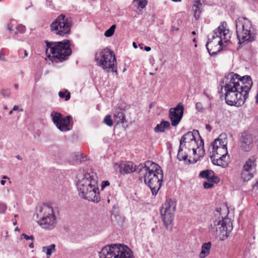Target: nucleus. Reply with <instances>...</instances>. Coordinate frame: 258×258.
<instances>
[{"label":"nucleus","instance_id":"1","mask_svg":"<svg viewBox=\"0 0 258 258\" xmlns=\"http://www.w3.org/2000/svg\"><path fill=\"white\" fill-rule=\"evenodd\" d=\"M224 83L221 92L224 94L226 103L236 107L243 105L252 87L251 77L249 76L241 77L231 72L225 78Z\"/></svg>","mask_w":258,"mask_h":258},{"label":"nucleus","instance_id":"2","mask_svg":"<svg viewBox=\"0 0 258 258\" xmlns=\"http://www.w3.org/2000/svg\"><path fill=\"white\" fill-rule=\"evenodd\" d=\"M76 186L81 198L98 203L100 201L98 177L92 169L80 170L76 176Z\"/></svg>","mask_w":258,"mask_h":258},{"label":"nucleus","instance_id":"3","mask_svg":"<svg viewBox=\"0 0 258 258\" xmlns=\"http://www.w3.org/2000/svg\"><path fill=\"white\" fill-rule=\"evenodd\" d=\"M138 170L139 178L144 179L152 195L156 196L161 187L163 179L161 167L155 162L147 161L144 164H140Z\"/></svg>","mask_w":258,"mask_h":258},{"label":"nucleus","instance_id":"4","mask_svg":"<svg viewBox=\"0 0 258 258\" xmlns=\"http://www.w3.org/2000/svg\"><path fill=\"white\" fill-rule=\"evenodd\" d=\"M231 32L228 28L225 21L222 22L217 29L213 32L208 35V41L206 47L211 55H214L217 52L215 47L219 45V48L226 45L231 38Z\"/></svg>","mask_w":258,"mask_h":258},{"label":"nucleus","instance_id":"5","mask_svg":"<svg viewBox=\"0 0 258 258\" xmlns=\"http://www.w3.org/2000/svg\"><path fill=\"white\" fill-rule=\"evenodd\" d=\"M46 55L52 61L57 60L62 61L66 60L72 53L68 40L63 42L46 41Z\"/></svg>","mask_w":258,"mask_h":258},{"label":"nucleus","instance_id":"6","mask_svg":"<svg viewBox=\"0 0 258 258\" xmlns=\"http://www.w3.org/2000/svg\"><path fill=\"white\" fill-rule=\"evenodd\" d=\"M96 65L106 72H113L117 74V62L114 52L109 48L98 49L95 54Z\"/></svg>","mask_w":258,"mask_h":258},{"label":"nucleus","instance_id":"7","mask_svg":"<svg viewBox=\"0 0 258 258\" xmlns=\"http://www.w3.org/2000/svg\"><path fill=\"white\" fill-rule=\"evenodd\" d=\"M233 229L232 224L229 219L217 217V211L210 221L209 232L214 236L219 237L221 240L228 237Z\"/></svg>","mask_w":258,"mask_h":258},{"label":"nucleus","instance_id":"8","mask_svg":"<svg viewBox=\"0 0 258 258\" xmlns=\"http://www.w3.org/2000/svg\"><path fill=\"white\" fill-rule=\"evenodd\" d=\"M196 134L199 135L198 131L188 132L185 134L181 137L179 145L181 148L184 147L185 150H187L189 152L191 150L194 155L196 154L197 150L198 149L199 156L197 158H194V163L197 162L205 154L204 140L201 139L197 141L195 137Z\"/></svg>","mask_w":258,"mask_h":258},{"label":"nucleus","instance_id":"9","mask_svg":"<svg viewBox=\"0 0 258 258\" xmlns=\"http://www.w3.org/2000/svg\"><path fill=\"white\" fill-rule=\"evenodd\" d=\"M238 43L252 41L255 38V30L251 22L247 18L240 17L235 21Z\"/></svg>","mask_w":258,"mask_h":258},{"label":"nucleus","instance_id":"10","mask_svg":"<svg viewBox=\"0 0 258 258\" xmlns=\"http://www.w3.org/2000/svg\"><path fill=\"white\" fill-rule=\"evenodd\" d=\"M100 258H134L130 248L123 244L105 246L99 252Z\"/></svg>","mask_w":258,"mask_h":258},{"label":"nucleus","instance_id":"11","mask_svg":"<svg viewBox=\"0 0 258 258\" xmlns=\"http://www.w3.org/2000/svg\"><path fill=\"white\" fill-rule=\"evenodd\" d=\"M37 223L42 229L50 230L56 225V218L51 206L43 205L37 214Z\"/></svg>","mask_w":258,"mask_h":258},{"label":"nucleus","instance_id":"12","mask_svg":"<svg viewBox=\"0 0 258 258\" xmlns=\"http://www.w3.org/2000/svg\"><path fill=\"white\" fill-rule=\"evenodd\" d=\"M176 207V202L174 200L167 199L160 210L162 220L167 229H172Z\"/></svg>","mask_w":258,"mask_h":258},{"label":"nucleus","instance_id":"13","mask_svg":"<svg viewBox=\"0 0 258 258\" xmlns=\"http://www.w3.org/2000/svg\"><path fill=\"white\" fill-rule=\"evenodd\" d=\"M71 26V19L64 14H61L50 25V29L55 34L64 36L70 33Z\"/></svg>","mask_w":258,"mask_h":258},{"label":"nucleus","instance_id":"14","mask_svg":"<svg viewBox=\"0 0 258 258\" xmlns=\"http://www.w3.org/2000/svg\"><path fill=\"white\" fill-rule=\"evenodd\" d=\"M50 116L53 123L56 127L61 132H67L72 127L71 121L72 117L70 116L63 117L62 115L55 111H52Z\"/></svg>","mask_w":258,"mask_h":258},{"label":"nucleus","instance_id":"15","mask_svg":"<svg viewBox=\"0 0 258 258\" xmlns=\"http://www.w3.org/2000/svg\"><path fill=\"white\" fill-rule=\"evenodd\" d=\"M254 137L247 132L241 134L238 140V148L242 152H249L254 147Z\"/></svg>","mask_w":258,"mask_h":258},{"label":"nucleus","instance_id":"16","mask_svg":"<svg viewBox=\"0 0 258 258\" xmlns=\"http://www.w3.org/2000/svg\"><path fill=\"white\" fill-rule=\"evenodd\" d=\"M184 112V105L180 102L175 107L171 108L169 110V118L171 125L177 126L180 122Z\"/></svg>","mask_w":258,"mask_h":258},{"label":"nucleus","instance_id":"17","mask_svg":"<svg viewBox=\"0 0 258 258\" xmlns=\"http://www.w3.org/2000/svg\"><path fill=\"white\" fill-rule=\"evenodd\" d=\"M138 167L139 165L136 167L135 164L131 161L114 163L113 165L115 171L122 174L131 173L136 171L138 172Z\"/></svg>","mask_w":258,"mask_h":258},{"label":"nucleus","instance_id":"18","mask_svg":"<svg viewBox=\"0 0 258 258\" xmlns=\"http://www.w3.org/2000/svg\"><path fill=\"white\" fill-rule=\"evenodd\" d=\"M210 158L213 164L225 168L228 165V156H219L215 155H210Z\"/></svg>","mask_w":258,"mask_h":258},{"label":"nucleus","instance_id":"19","mask_svg":"<svg viewBox=\"0 0 258 258\" xmlns=\"http://www.w3.org/2000/svg\"><path fill=\"white\" fill-rule=\"evenodd\" d=\"M227 139L225 134H221L219 137L213 142L210 150H215L216 148L227 147Z\"/></svg>","mask_w":258,"mask_h":258},{"label":"nucleus","instance_id":"20","mask_svg":"<svg viewBox=\"0 0 258 258\" xmlns=\"http://www.w3.org/2000/svg\"><path fill=\"white\" fill-rule=\"evenodd\" d=\"M204 3V0H195L193 1L192 11L194 13V17L196 20H198L200 17Z\"/></svg>","mask_w":258,"mask_h":258},{"label":"nucleus","instance_id":"21","mask_svg":"<svg viewBox=\"0 0 258 258\" xmlns=\"http://www.w3.org/2000/svg\"><path fill=\"white\" fill-rule=\"evenodd\" d=\"M199 176L203 178H206L207 181H214L216 183L220 182V178L216 176L214 171L211 170H205L201 171Z\"/></svg>","mask_w":258,"mask_h":258},{"label":"nucleus","instance_id":"22","mask_svg":"<svg viewBox=\"0 0 258 258\" xmlns=\"http://www.w3.org/2000/svg\"><path fill=\"white\" fill-rule=\"evenodd\" d=\"M113 119L117 124L125 122L124 111L120 107L116 108L113 113Z\"/></svg>","mask_w":258,"mask_h":258},{"label":"nucleus","instance_id":"23","mask_svg":"<svg viewBox=\"0 0 258 258\" xmlns=\"http://www.w3.org/2000/svg\"><path fill=\"white\" fill-rule=\"evenodd\" d=\"M256 158L255 156H251L245 162L242 168L245 171H250L254 172L256 169Z\"/></svg>","mask_w":258,"mask_h":258},{"label":"nucleus","instance_id":"24","mask_svg":"<svg viewBox=\"0 0 258 258\" xmlns=\"http://www.w3.org/2000/svg\"><path fill=\"white\" fill-rule=\"evenodd\" d=\"M211 248V242L203 243L202 245V250L200 253L199 257L200 258H205L210 253Z\"/></svg>","mask_w":258,"mask_h":258},{"label":"nucleus","instance_id":"25","mask_svg":"<svg viewBox=\"0 0 258 258\" xmlns=\"http://www.w3.org/2000/svg\"><path fill=\"white\" fill-rule=\"evenodd\" d=\"M211 155H215L219 156H223L228 155V151L227 147H219L216 148L215 150H210Z\"/></svg>","mask_w":258,"mask_h":258},{"label":"nucleus","instance_id":"26","mask_svg":"<svg viewBox=\"0 0 258 258\" xmlns=\"http://www.w3.org/2000/svg\"><path fill=\"white\" fill-rule=\"evenodd\" d=\"M170 126V123L168 121L162 120L159 124H158L154 128V131L156 133H162L165 129L168 128Z\"/></svg>","mask_w":258,"mask_h":258},{"label":"nucleus","instance_id":"27","mask_svg":"<svg viewBox=\"0 0 258 258\" xmlns=\"http://www.w3.org/2000/svg\"><path fill=\"white\" fill-rule=\"evenodd\" d=\"M241 178L244 181H248L253 177V172L249 171H245L242 168L240 174Z\"/></svg>","mask_w":258,"mask_h":258},{"label":"nucleus","instance_id":"28","mask_svg":"<svg viewBox=\"0 0 258 258\" xmlns=\"http://www.w3.org/2000/svg\"><path fill=\"white\" fill-rule=\"evenodd\" d=\"M187 150H185L184 147H180V145H179L178 152L177 154V158L179 160H184L185 161L188 156V152H187Z\"/></svg>","mask_w":258,"mask_h":258},{"label":"nucleus","instance_id":"29","mask_svg":"<svg viewBox=\"0 0 258 258\" xmlns=\"http://www.w3.org/2000/svg\"><path fill=\"white\" fill-rule=\"evenodd\" d=\"M55 245L54 244H51L49 246H43L42 247V251L46 252L47 258H49L52 252L55 251Z\"/></svg>","mask_w":258,"mask_h":258},{"label":"nucleus","instance_id":"30","mask_svg":"<svg viewBox=\"0 0 258 258\" xmlns=\"http://www.w3.org/2000/svg\"><path fill=\"white\" fill-rule=\"evenodd\" d=\"M58 95L60 98H64L66 101L69 100L71 97L70 93L68 90L59 91Z\"/></svg>","mask_w":258,"mask_h":258},{"label":"nucleus","instance_id":"31","mask_svg":"<svg viewBox=\"0 0 258 258\" xmlns=\"http://www.w3.org/2000/svg\"><path fill=\"white\" fill-rule=\"evenodd\" d=\"M116 28L115 25H112L109 29L107 30L104 33V35L106 37H110L113 35L115 32V29Z\"/></svg>","mask_w":258,"mask_h":258},{"label":"nucleus","instance_id":"32","mask_svg":"<svg viewBox=\"0 0 258 258\" xmlns=\"http://www.w3.org/2000/svg\"><path fill=\"white\" fill-rule=\"evenodd\" d=\"M134 2H136L138 7L141 9L145 8L148 3L147 0H134Z\"/></svg>","mask_w":258,"mask_h":258},{"label":"nucleus","instance_id":"33","mask_svg":"<svg viewBox=\"0 0 258 258\" xmlns=\"http://www.w3.org/2000/svg\"><path fill=\"white\" fill-rule=\"evenodd\" d=\"M104 122L109 126H112L113 121L111 119V116L110 115H107L104 119Z\"/></svg>","mask_w":258,"mask_h":258},{"label":"nucleus","instance_id":"34","mask_svg":"<svg viewBox=\"0 0 258 258\" xmlns=\"http://www.w3.org/2000/svg\"><path fill=\"white\" fill-rule=\"evenodd\" d=\"M16 32L15 34H16L17 33H24L25 31L26 28L22 24H18L16 27Z\"/></svg>","mask_w":258,"mask_h":258},{"label":"nucleus","instance_id":"35","mask_svg":"<svg viewBox=\"0 0 258 258\" xmlns=\"http://www.w3.org/2000/svg\"><path fill=\"white\" fill-rule=\"evenodd\" d=\"M19 56L20 58H24L28 56L27 51L23 49H20L18 50Z\"/></svg>","mask_w":258,"mask_h":258},{"label":"nucleus","instance_id":"36","mask_svg":"<svg viewBox=\"0 0 258 258\" xmlns=\"http://www.w3.org/2000/svg\"><path fill=\"white\" fill-rule=\"evenodd\" d=\"M214 183H215V182L209 180L204 182L203 185L205 188L208 189L213 187Z\"/></svg>","mask_w":258,"mask_h":258},{"label":"nucleus","instance_id":"37","mask_svg":"<svg viewBox=\"0 0 258 258\" xmlns=\"http://www.w3.org/2000/svg\"><path fill=\"white\" fill-rule=\"evenodd\" d=\"M1 95L4 97H9L10 95V91L8 89H3L0 92Z\"/></svg>","mask_w":258,"mask_h":258},{"label":"nucleus","instance_id":"38","mask_svg":"<svg viewBox=\"0 0 258 258\" xmlns=\"http://www.w3.org/2000/svg\"><path fill=\"white\" fill-rule=\"evenodd\" d=\"M7 209V205L3 202H0V214H4Z\"/></svg>","mask_w":258,"mask_h":258},{"label":"nucleus","instance_id":"39","mask_svg":"<svg viewBox=\"0 0 258 258\" xmlns=\"http://www.w3.org/2000/svg\"><path fill=\"white\" fill-rule=\"evenodd\" d=\"M22 237L26 239V240H31V241H33L34 240V237L33 235L29 236L25 233H23L22 234H21V238Z\"/></svg>","mask_w":258,"mask_h":258},{"label":"nucleus","instance_id":"40","mask_svg":"<svg viewBox=\"0 0 258 258\" xmlns=\"http://www.w3.org/2000/svg\"><path fill=\"white\" fill-rule=\"evenodd\" d=\"M196 108L199 111H202L203 109L202 103L201 102H198L196 104Z\"/></svg>","mask_w":258,"mask_h":258},{"label":"nucleus","instance_id":"41","mask_svg":"<svg viewBox=\"0 0 258 258\" xmlns=\"http://www.w3.org/2000/svg\"><path fill=\"white\" fill-rule=\"evenodd\" d=\"M110 183L108 180L103 181L102 182L101 187L103 190L106 186H108Z\"/></svg>","mask_w":258,"mask_h":258},{"label":"nucleus","instance_id":"42","mask_svg":"<svg viewBox=\"0 0 258 258\" xmlns=\"http://www.w3.org/2000/svg\"><path fill=\"white\" fill-rule=\"evenodd\" d=\"M203 93L209 100L212 99V98H213L211 96L210 94L208 92L207 90H205L204 91Z\"/></svg>","mask_w":258,"mask_h":258},{"label":"nucleus","instance_id":"43","mask_svg":"<svg viewBox=\"0 0 258 258\" xmlns=\"http://www.w3.org/2000/svg\"><path fill=\"white\" fill-rule=\"evenodd\" d=\"M82 158V156L81 153H78L77 155H76V158L75 159L76 161H79L80 162L81 161V159Z\"/></svg>","mask_w":258,"mask_h":258},{"label":"nucleus","instance_id":"44","mask_svg":"<svg viewBox=\"0 0 258 258\" xmlns=\"http://www.w3.org/2000/svg\"><path fill=\"white\" fill-rule=\"evenodd\" d=\"M0 60L3 61L6 60L5 54L2 51L0 52Z\"/></svg>","mask_w":258,"mask_h":258},{"label":"nucleus","instance_id":"45","mask_svg":"<svg viewBox=\"0 0 258 258\" xmlns=\"http://www.w3.org/2000/svg\"><path fill=\"white\" fill-rule=\"evenodd\" d=\"M206 129H207V130H208L209 132H211V130H212V126H211L210 125H209V124H207L206 125Z\"/></svg>","mask_w":258,"mask_h":258},{"label":"nucleus","instance_id":"46","mask_svg":"<svg viewBox=\"0 0 258 258\" xmlns=\"http://www.w3.org/2000/svg\"><path fill=\"white\" fill-rule=\"evenodd\" d=\"M145 50L147 51H149L151 50V48L149 46H145L144 48Z\"/></svg>","mask_w":258,"mask_h":258},{"label":"nucleus","instance_id":"47","mask_svg":"<svg viewBox=\"0 0 258 258\" xmlns=\"http://www.w3.org/2000/svg\"><path fill=\"white\" fill-rule=\"evenodd\" d=\"M18 109H19V107L18 106L15 105L13 107V111H17V110H18Z\"/></svg>","mask_w":258,"mask_h":258},{"label":"nucleus","instance_id":"48","mask_svg":"<svg viewBox=\"0 0 258 258\" xmlns=\"http://www.w3.org/2000/svg\"><path fill=\"white\" fill-rule=\"evenodd\" d=\"M29 247L31 248H32L34 247V244H33V240L31 241V243L29 244Z\"/></svg>","mask_w":258,"mask_h":258},{"label":"nucleus","instance_id":"49","mask_svg":"<svg viewBox=\"0 0 258 258\" xmlns=\"http://www.w3.org/2000/svg\"><path fill=\"white\" fill-rule=\"evenodd\" d=\"M5 183H6V181H5V180H2L1 181V183L2 185H5Z\"/></svg>","mask_w":258,"mask_h":258},{"label":"nucleus","instance_id":"50","mask_svg":"<svg viewBox=\"0 0 258 258\" xmlns=\"http://www.w3.org/2000/svg\"><path fill=\"white\" fill-rule=\"evenodd\" d=\"M254 187H255L257 188V189H258V181H256V182L255 183Z\"/></svg>","mask_w":258,"mask_h":258},{"label":"nucleus","instance_id":"51","mask_svg":"<svg viewBox=\"0 0 258 258\" xmlns=\"http://www.w3.org/2000/svg\"><path fill=\"white\" fill-rule=\"evenodd\" d=\"M133 46L134 47V48H137V45L135 42H133Z\"/></svg>","mask_w":258,"mask_h":258},{"label":"nucleus","instance_id":"52","mask_svg":"<svg viewBox=\"0 0 258 258\" xmlns=\"http://www.w3.org/2000/svg\"><path fill=\"white\" fill-rule=\"evenodd\" d=\"M16 158L19 159V160H21L22 159V158L20 156V155H17L16 156Z\"/></svg>","mask_w":258,"mask_h":258},{"label":"nucleus","instance_id":"53","mask_svg":"<svg viewBox=\"0 0 258 258\" xmlns=\"http://www.w3.org/2000/svg\"><path fill=\"white\" fill-rule=\"evenodd\" d=\"M14 87L16 89H17L18 88V84H15Z\"/></svg>","mask_w":258,"mask_h":258},{"label":"nucleus","instance_id":"54","mask_svg":"<svg viewBox=\"0 0 258 258\" xmlns=\"http://www.w3.org/2000/svg\"><path fill=\"white\" fill-rule=\"evenodd\" d=\"M3 179H9V178L6 175L3 176Z\"/></svg>","mask_w":258,"mask_h":258},{"label":"nucleus","instance_id":"55","mask_svg":"<svg viewBox=\"0 0 258 258\" xmlns=\"http://www.w3.org/2000/svg\"><path fill=\"white\" fill-rule=\"evenodd\" d=\"M171 1L173 2H181V0H171Z\"/></svg>","mask_w":258,"mask_h":258},{"label":"nucleus","instance_id":"56","mask_svg":"<svg viewBox=\"0 0 258 258\" xmlns=\"http://www.w3.org/2000/svg\"><path fill=\"white\" fill-rule=\"evenodd\" d=\"M155 73H151V72H150V73H149V75H151V76L155 75Z\"/></svg>","mask_w":258,"mask_h":258},{"label":"nucleus","instance_id":"57","mask_svg":"<svg viewBox=\"0 0 258 258\" xmlns=\"http://www.w3.org/2000/svg\"><path fill=\"white\" fill-rule=\"evenodd\" d=\"M191 34H192V35H196V32H195V31H192V32H191Z\"/></svg>","mask_w":258,"mask_h":258},{"label":"nucleus","instance_id":"58","mask_svg":"<svg viewBox=\"0 0 258 258\" xmlns=\"http://www.w3.org/2000/svg\"><path fill=\"white\" fill-rule=\"evenodd\" d=\"M13 109H12V110H11V111L9 112V114H12V113H13Z\"/></svg>","mask_w":258,"mask_h":258},{"label":"nucleus","instance_id":"59","mask_svg":"<svg viewBox=\"0 0 258 258\" xmlns=\"http://www.w3.org/2000/svg\"><path fill=\"white\" fill-rule=\"evenodd\" d=\"M9 30L10 31H12V29L10 27H9Z\"/></svg>","mask_w":258,"mask_h":258},{"label":"nucleus","instance_id":"60","mask_svg":"<svg viewBox=\"0 0 258 258\" xmlns=\"http://www.w3.org/2000/svg\"><path fill=\"white\" fill-rule=\"evenodd\" d=\"M19 230V229H18V227H16V228H15V230Z\"/></svg>","mask_w":258,"mask_h":258},{"label":"nucleus","instance_id":"61","mask_svg":"<svg viewBox=\"0 0 258 258\" xmlns=\"http://www.w3.org/2000/svg\"><path fill=\"white\" fill-rule=\"evenodd\" d=\"M196 38H194V39H193V41H194V42H196Z\"/></svg>","mask_w":258,"mask_h":258},{"label":"nucleus","instance_id":"62","mask_svg":"<svg viewBox=\"0 0 258 258\" xmlns=\"http://www.w3.org/2000/svg\"><path fill=\"white\" fill-rule=\"evenodd\" d=\"M4 109H7V106H5V107H4Z\"/></svg>","mask_w":258,"mask_h":258},{"label":"nucleus","instance_id":"63","mask_svg":"<svg viewBox=\"0 0 258 258\" xmlns=\"http://www.w3.org/2000/svg\"><path fill=\"white\" fill-rule=\"evenodd\" d=\"M155 70H156V71H157V70H158V68H156V69H155Z\"/></svg>","mask_w":258,"mask_h":258},{"label":"nucleus","instance_id":"64","mask_svg":"<svg viewBox=\"0 0 258 258\" xmlns=\"http://www.w3.org/2000/svg\"><path fill=\"white\" fill-rule=\"evenodd\" d=\"M199 138H200V139L199 140H200L201 139H202L201 138V137H199Z\"/></svg>","mask_w":258,"mask_h":258}]
</instances>
